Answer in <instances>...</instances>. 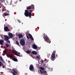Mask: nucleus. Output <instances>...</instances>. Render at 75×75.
Masks as SVG:
<instances>
[{
	"instance_id": "f257e3e1",
	"label": "nucleus",
	"mask_w": 75,
	"mask_h": 75,
	"mask_svg": "<svg viewBox=\"0 0 75 75\" xmlns=\"http://www.w3.org/2000/svg\"><path fill=\"white\" fill-rule=\"evenodd\" d=\"M26 7V9L28 10H25L24 15L26 17H29L30 18H31V13L34 10V5L32 4Z\"/></svg>"
},
{
	"instance_id": "f03ea898",
	"label": "nucleus",
	"mask_w": 75,
	"mask_h": 75,
	"mask_svg": "<svg viewBox=\"0 0 75 75\" xmlns=\"http://www.w3.org/2000/svg\"><path fill=\"white\" fill-rule=\"evenodd\" d=\"M55 53H56V51H54L51 55V59L52 61H54L55 59Z\"/></svg>"
},
{
	"instance_id": "7ed1b4c3",
	"label": "nucleus",
	"mask_w": 75,
	"mask_h": 75,
	"mask_svg": "<svg viewBox=\"0 0 75 75\" xmlns=\"http://www.w3.org/2000/svg\"><path fill=\"white\" fill-rule=\"evenodd\" d=\"M44 39L45 40H46L45 41H46V42H48V43H51V40H50V38H48L47 36L44 35Z\"/></svg>"
},
{
	"instance_id": "20e7f679",
	"label": "nucleus",
	"mask_w": 75,
	"mask_h": 75,
	"mask_svg": "<svg viewBox=\"0 0 75 75\" xmlns=\"http://www.w3.org/2000/svg\"><path fill=\"white\" fill-rule=\"evenodd\" d=\"M5 38H4V40L6 41V42H7L8 43H10V41L9 40V39H10V38L8 36L6 35H4Z\"/></svg>"
},
{
	"instance_id": "39448f33",
	"label": "nucleus",
	"mask_w": 75,
	"mask_h": 75,
	"mask_svg": "<svg viewBox=\"0 0 75 75\" xmlns=\"http://www.w3.org/2000/svg\"><path fill=\"white\" fill-rule=\"evenodd\" d=\"M20 44L21 45H24L25 44V40L24 39H21L20 41Z\"/></svg>"
},
{
	"instance_id": "423d86ee",
	"label": "nucleus",
	"mask_w": 75,
	"mask_h": 75,
	"mask_svg": "<svg viewBox=\"0 0 75 75\" xmlns=\"http://www.w3.org/2000/svg\"><path fill=\"white\" fill-rule=\"evenodd\" d=\"M34 66L33 65L31 64L30 65V67H29V69L30 70V71H33L34 70Z\"/></svg>"
},
{
	"instance_id": "0eeeda50",
	"label": "nucleus",
	"mask_w": 75,
	"mask_h": 75,
	"mask_svg": "<svg viewBox=\"0 0 75 75\" xmlns=\"http://www.w3.org/2000/svg\"><path fill=\"white\" fill-rule=\"evenodd\" d=\"M40 72L41 74H45L47 73V71H43L40 70Z\"/></svg>"
},
{
	"instance_id": "6e6552de",
	"label": "nucleus",
	"mask_w": 75,
	"mask_h": 75,
	"mask_svg": "<svg viewBox=\"0 0 75 75\" xmlns=\"http://www.w3.org/2000/svg\"><path fill=\"white\" fill-rule=\"evenodd\" d=\"M4 15H3V16L5 18V17L4 16H9L10 15V14L9 13H7L5 12L3 14Z\"/></svg>"
},
{
	"instance_id": "1a4fd4ad",
	"label": "nucleus",
	"mask_w": 75,
	"mask_h": 75,
	"mask_svg": "<svg viewBox=\"0 0 75 75\" xmlns=\"http://www.w3.org/2000/svg\"><path fill=\"white\" fill-rule=\"evenodd\" d=\"M8 35L9 37L11 38L13 37V34L11 33H8Z\"/></svg>"
},
{
	"instance_id": "9d476101",
	"label": "nucleus",
	"mask_w": 75,
	"mask_h": 75,
	"mask_svg": "<svg viewBox=\"0 0 75 75\" xmlns=\"http://www.w3.org/2000/svg\"><path fill=\"white\" fill-rule=\"evenodd\" d=\"M4 31L6 32H7L8 31H9L8 30V28L6 26H5L4 28Z\"/></svg>"
},
{
	"instance_id": "9b49d317",
	"label": "nucleus",
	"mask_w": 75,
	"mask_h": 75,
	"mask_svg": "<svg viewBox=\"0 0 75 75\" xmlns=\"http://www.w3.org/2000/svg\"><path fill=\"white\" fill-rule=\"evenodd\" d=\"M32 47L33 48H34V49H35V50H36V49H37V46L35 45V44H33L32 46Z\"/></svg>"
},
{
	"instance_id": "f8f14e48",
	"label": "nucleus",
	"mask_w": 75,
	"mask_h": 75,
	"mask_svg": "<svg viewBox=\"0 0 75 75\" xmlns=\"http://www.w3.org/2000/svg\"><path fill=\"white\" fill-rule=\"evenodd\" d=\"M4 41L2 39H1L0 40V44H1V45H3V43H4Z\"/></svg>"
},
{
	"instance_id": "ddd939ff",
	"label": "nucleus",
	"mask_w": 75,
	"mask_h": 75,
	"mask_svg": "<svg viewBox=\"0 0 75 75\" xmlns=\"http://www.w3.org/2000/svg\"><path fill=\"white\" fill-rule=\"evenodd\" d=\"M18 36L19 38H23V35L20 33H18Z\"/></svg>"
},
{
	"instance_id": "4468645a",
	"label": "nucleus",
	"mask_w": 75,
	"mask_h": 75,
	"mask_svg": "<svg viewBox=\"0 0 75 75\" xmlns=\"http://www.w3.org/2000/svg\"><path fill=\"white\" fill-rule=\"evenodd\" d=\"M32 53V54H33V55H37V52H35L34 51H33Z\"/></svg>"
},
{
	"instance_id": "2eb2a0df",
	"label": "nucleus",
	"mask_w": 75,
	"mask_h": 75,
	"mask_svg": "<svg viewBox=\"0 0 75 75\" xmlns=\"http://www.w3.org/2000/svg\"><path fill=\"white\" fill-rule=\"evenodd\" d=\"M28 35H29L31 40H34V38L33 37H32V35H31L30 34H29Z\"/></svg>"
},
{
	"instance_id": "dca6fc26",
	"label": "nucleus",
	"mask_w": 75,
	"mask_h": 75,
	"mask_svg": "<svg viewBox=\"0 0 75 75\" xmlns=\"http://www.w3.org/2000/svg\"><path fill=\"white\" fill-rule=\"evenodd\" d=\"M13 52L14 54L15 55H17V54H18V52H17V51H16V50H15Z\"/></svg>"
},
{
	"instance_id": "f3484780",
	"label": "nucleus",
	"mask_w": 75,
	"mask_h": 75,
	"mask_svg": "<svg viewBox=\"0 0 75 75\" xmlns=\"http://www.w3.org/2000/svg\"><path fill=\"white\" fill-rule=\"evenodd\" d=\"M12 60L14 61L17 62V58H13L12 59Z\"/></svg>"
},
{
	"instance_id": "a211bd4d",
	"label": "nucleus",
	"mask_w": 75,
	"mask_h": 75,
	"mask_svg": "<svg viewBox=\"0 0 75 75\" xmlns=\"http://www.w3.org/2000/svg\"><path fill=\"white\" fill-rule=\"evenodd\" d=\"M31 52V50H28L27 51H26V53L27 54H30V53Z\"/></svg>"
},
{
	"instance_id": "6ab92c4d",
	"label": "nucleus",
	"mask_w": 75,
	"mask_h": 75,
	"mask_svg": "<svg viewBox=\"0 0 75 75\" xmlns=\"http://www.w3.org/2000/svg\"><path fill=\"white\" fill-rule=\"evenodd\" d=\"M4 67V65L2 63V62L0 61V67Z\"/></svg>"
},
{
	"instance_id": "aec40b11",
	"label": "nucleus",
	"mask_w": 75,
	"mask_h": 75,
	"mask_svg": "<svg viewBox=\"0 0 75 75\" xmlns=\"http://www.w3.org/2000/svg\"><path fill=\"white\" fill-rule=\"evenodd\" d=\"M8 56H9L10 58H13V56H12V55H11V54H9Z\"/></svg>"
},
{
	"instance_id": "412c9836",
	"label": "nucleus",
	"mask_w": 75,
	"mask_h": 75,
	"mask_svg": "<svg viewBox=\"0 0 75 75\" xmlns=\"http://www.w3.org/2000/svg\"><path fill=\"white\" fill-rule=\"evenodd\" d=\"M40 69H41L42 70V71H44V68L42 67H40Z\"/></svg>"
},
{
	"instance_id": "4be33fe9",
	"label": "nucleus",
	"mask_w": 75,
	"mask_h": 75,
	"mask_svg": "<svg viewBox=\"0 0 75 75\" xmlns=\"http://www.w3.org/2000/svg\"><path fill=\"white\" fill-rule=\"evenodd\" d=\"M11 4H12L13 6H16V4H12V1H11Z\"/></svg>"
},
{
	"instance_id": "5701e85b",
	"label": "nucleus",
	"mask_w": 75,
	"mask_h": 75,
	"mask_svg": "<svg viewBox=\"0 0 75 75\" xmlns=\"http://www.w3.org/2000/svg\"><path fill=\"white\" fill-rule=\"evenodd\" d=\"M5 45H6V48H7V47H9V45L8 44H6Z\"/></svg>"
},
{
	"instance_id": "b1692460",
	"label": "nucleus",
	"mask_w": 75,
	"mask_h": 75,
	"mask_svg": "<svg viewBox=\"0 0 75 75\" xmlns=\"http://www.w3.org/2000/svg\"><path fill=\"white\" fill-rule=\"evenodd\" d=\"M0 61H3V58L1 56H0Z\"/></svg>"
},
{
	"instance_id": "393cba45",
	"label": "nucleus",
	"mask_w": 75,
	"mask_h": 75,
	"mask_svg": "<svg viewBox=\"0 0 75 75\" xmlns=\"http://www.w3.org/2000/svg\"><path fill=\"white\" fill-rule=\"evenodd\" d=\"M16 44L17 45H19V42L18 41H16Z\"/></svg>"
},
{
	"instance_id": "a878e982",
	"label": "nucleus",
	"mask_w": 75,
	"mask_h": 75,
	"mask_svg": "<svg viewBox=\"0 0 75 75\" xmlns=\"http://www.w3.org/2000/svg\"><path fill=\"white\" fill-rule=\"evenodd\" d=\"M2 8H3V9H4V8H6V7H5L4 6V5H3L2 6Z\"/></svg>"
},
{
	"instance_id": "bb28decb",
	"label": "nucleus",
	"mask_w": 75,
	"mask_h": 75,
	"mask_svg": "<svg viewBox=\"0 0 75 75\" xmlns=\"http://www.w3.org/2000/svg\"><path fill=\"white\" fill-rule=\"evenodd\" d=\"M12 50L13 52L14 51H15V50H14V47H12Z\"/></svg>"
},
{
	"instance_id": "cd10ccee",
	"label": "nucleus",
	"mask_w": 75,
	"mask_h": 75,
	"mask_svg": "<svg viewBox=\"0 0 75 75\" xmlns=\"http://www.w3.org/2000/svg\"><path fill=\"white\" fill-rule=\"evenodd\" d=\"M4 52H6V53H7L8 52V51L6 50H4Z\"/></svg>"
},
{
	"instance_id": "c85d7f7f",
	"label": "nucleus",
	"mask_w": 75,
	"mask_h": 75,
	"mask_svg": "<svg viewBox=\"0 0 75 75\" xmlns=\"http://www.w3.org/2000/svg\"><path fill=\"white\" fill-rule=\"evenodd\" d=\"M50 54H47V57L48 58H50Z\"/></svg>"
},
{
	"instance_id": "c756f323",
	"label": "nucleus",
	"mask_w": 75,
	"mask_h": 75,
	"mask_svg": "<svg viewBox=\"0 0 75 75\" xmlns=\"http://www.w3.org/2000/svg\"><path fill=\"white\" fill-rule=\"evenodd\" d=\"M17 1H15V2H14V4H17Z\"/></svg>"
},
{
	"instance_id": "7c9ffc66",
	"label": "nucleus",
	"mask_w": 75,
	"mask_h": 75,
	"mask_svg": "<svg viewBox=\"0 0 75 75\" xmlns=\"http://www.w3.org/2000/svg\"><path fill=\"white\" fill-rule=\"evenodd\" d=\"M27 38H28V39H30V37H29V36L28 35L27 36Z\"/></svg>"
},
{
	"instance_id": "2f4dec72",
	"label": "nucleus",
	"mask_w": 75,
	"mask_h": 75,
	"mask_svg": "<svg viewBox=\"0 0 75 75\" xmlns=\"http://www.w3.org/2000/svg\"><path fill=\"white\" fill-rule=\"evenodd\" d=\"M18 20V23H21V22L20 21V20H18V19H17Z\"/></svg>"
},
{
	"instance_id": "473e14b6",
	"label": "nucleus",
	"mask_w": 75,
	"mask_h": 75,
	"mask_svg": "<svg viewBox=\"0 0 75 75\" xmlns=\"http://www.w3.org/2000/svg\"><path fill=\"white\" fill-rule=\"evenodd\" d=\"M1 1H2L3 2H3H5V1H4V0H0Z\"/></svg>"
},
{
	"instance_id": "72a5a7b5",
	"label": "nucleus",
	"mask_w": 75,
	"mask_h": 75,
	"mask_svg": "<svg viewBox=\"0 0 75 75\" xmlns=\"http://www.w3.org/2000/svg\"><path fill=\"white\" fill-rule=\"evenodd\" d=\"M41 63H42V64H43V63H44V60H42L41 61Z\"/></svg>"
},
{
	"instance_id": "f704fd0d",
	"label": "nucleus",
	"mask_w": 75,
	"mask_h": 75,
	"mask_svg": "<svg viewBox=\"0 0 75 75\" xmlns=\"http://www.w3.org/2000/svg\"><path fill=\"white\" fill-rule=\"evenodd\" d=\"M0 6H1V7H2L3 6V4L1 3H0Z\"/></svg>"
},
{
	"instance_id": "c9c22d12",
	"label": "nucleus",
	"mask_w": 75,
	"mask_h": 75,
	"mask_svg": "<svg viewBox=\"0 0 75 75\" xmlns=\"http://www.w3.org/2000/svg\"><path fill=\"white\" fill-rule=\"evenodd\" d=\"M36 58H38V59H40V57H39V56H37L36 57Z\"/></svg>"
},
{
	"instance_id": "e433bc0d",
	"label": "nucleus",
	"mask_w": 75,
	"mask_h": 75,
	"mask_svg": "<svg viewBox=\"0 0 75 75\" xmlns=\"http://www.w3.org/2000/svg\"><path fill=\"white\" fill-rule=\"evenodd\" d=\"M16 55H17V56H18V57H20V55H19V54H17Z\"/></svg>"
},
{
	"instance_id": "4c0bfd02",
	"label": "nucleus",
	"mask_w": 75,
	"mask_h": 75,
	"mask_svg": "<svg viewBox=\"0 0 75 75\" xmlns=\"http://www.w3.org/2000/svg\"><path fill=\"white\" fill-rule=\"evenodd\" d=\"M40 48L38 49L37 48V49H36V51H38V50H40Z\"/></svg>"
},
{
	"instance_id": "58836bf2",
	"label": "nucleus",
	"mask_w": 75,
	"mask_h": 75,
	"mask_svg": "<svg viewBox=\"0 0 75 75\" xmlns=\"http://www.w3.org/2000/svg\"><path fill=\"white\" fill-rule=\"evenodd\" d=\"M56 57H58V55H57V54H56Z\"/></svg>"
},
{
	"instance_id": "ea45409f",
	"label": "nucleus",
	"mask_w": 75,
	"mask_h": 75,
	"mask_svg": "<svg viewBox=\"0 0 75 75\" xmlns=\"http://www.w3.org/2000/svg\"><path fill=\"white\" fill-rule=\"evenodd\" d=\"M6 50H7V51H8V49H6Z\"/></svg>"
},
{
	"instance_id": "a19ab883",
	"label": "nucleus",
	"mask_w": 75,
	"mask_h": 75,
	"mask_svg": "<svg viewBox=\"0 0 75 75\" xmlns=\"http://www.w3.org/2000/svg\"><path fill=\"white\" fill-rule=\"evenodd\" d=\"M5 21H7V19H5Z\"/></svg>"
},
{
	"instance_id": "79ce46f5",
	"label": "nucleus",
	"mask_w": 75,
	"mask_h": 75,
	"mask_svg": "<svg viewBox=\"0 0 75 75\" xmlns=\"http://www.w3.org/2000/svg\"><path fill=\"white\" fill-rule=\"evenodd\" d=\"M19 1H21V0H19Z\"/></svg>"
},
{
	"instance_id": "37998d69",
	"label": "nucleus",
	"mask_w": 75,
	"mask_h": 75,
	"mask_svg": "<svg viewBox=\"0 0 75 75\" xmlns=\"http://www.w3.org/2000/svg\"><path fill=\"white\" fill-rule=\"evenodd\" d=\"M9 62H10V61H9Z\"/></svg>"
},
{
	"instance_id": "c03bdc74",
	"label": "nucleus",
	"mask_w": 75,
	"mask_h": 75,
	"mask_svg": "<svg viewBox=\"0 0 75 75\" xmlns=\"http://www.w3.org/2000/svg\"><path fill=\"white\" fill-rule=\"evenodd\" d=\"M8 12H9V11H8Z\"/></svg>"
},
{
	"instance_id": "a18cd8bd",
	"label": "nucleus",
	"mask_w": 75,
	"mask_h": 75,
	"mask_svg": "<svg viewBox=\"0 0 75 75\" xmlns=\"http://www.w3.org/2000/svg\"><path fill=\"white\" fill-rule=\"evenodd\" d=\"M9 27H11V26H10Z\"/></svg>"
}]
</instances>
